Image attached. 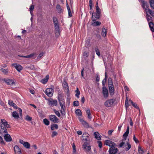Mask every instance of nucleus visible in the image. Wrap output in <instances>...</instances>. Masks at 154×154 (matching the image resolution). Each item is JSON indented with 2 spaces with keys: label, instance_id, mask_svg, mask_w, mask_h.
I'll list each match as a JSON object with an SVG mask.
<instances>
[{
  "label": "nucleus",
  "instance_id": "1",
  "mask_svg": "<svg viewBox=\"0 0 154 154\" xmlns=\"http://www.w3.org/2000/svg\"><path fill=\"white\" fill-rule=\"evenodd\" d=\"M96 12L95 13H92V19L93 21H94L96 20L99 19L100 17V10L99 8L98 5V3L97 2L95 5Z\"/></svg>",
  "mask_w": 154,
  "mask_h": 154
},
{
  "label": "nucleus",
  "instance_id": "2",
  "mask_svg": "<svg viewBox=\"0 0 154 154\" xmlns=\"http://www.w3.org/2000/svg\"><path fill=\"white\" fill-rule=\"evenodd\" d=\"M18 109L19 111V114L16 111H14L12 112V116L16 119H18L20 118V115L22 116V110L20 108H18Z\"/></svg>",
  "mask_w": 154,
  "mask_h": 154
},
{
  "label": "nucleus",
  "instance_id": "3",
  "mask_svg": "<svg viewBox=\"0 0 154 154\" xmlns=\"http://www.w3.org/2000/svg\"><path fill=\"white\" fill-rule=\"evenodd\" d=\"M2 81L4 82L8 85L13 86L15 85V83L14 80L12 79H4Z\"/></svg>",
  "mask_w": 154,
  "mask_h": 154
},
{
  "label": "nucleus",
  "instance_id": "4",
  "mask_svg": "<svg viewBox=\"0 0 154 154\" xmlns=\"http://www.w3.org/2000/svg\"><path fill=\"white\" fill-rule=\"evenodd\" d=\"M116 146H113L110 147L109 150V153L112 154H116L118 151V149L115 147Z\"/></svg>",
  "mask_w": 154,
  "mask_h": 154
},
{
  "label": "nucleus",
  "instance_id": "5",
  "mask_svg": "<svg viewBox=\"0 0 154 154\" xmlns=\"http://www.w3.org/2000/svg\"><path fill=\"white\" fill-rule=\"evenodd\" d=\"M114 101L112 99L106 100L104 103V105L106 107H110L112 106L114 103Z\"/></svg>",
  "mask_w": 154,
  "mask_h": 154
},
{
  "label": "nucleus",
  "instance_id": "6",
  "mask_svg": "<svg viewBox=\"0 0 154 154\" xmlns=\"http://www.w3.org/2000/svg\"><path fill=\"white\" fill-rule=\"evenodd\" d=\"M83 148L86 152H89L91 149V146L88 145L87 142H85L83 145Z\"/></svg>",
  "mask_w": 154,
  "mask_h": 154
},
{
  "label": "nucleus",
  "instance_id": "7",
  "mask_svg": "<svg viewBox=\"0 0 154 154\" xmlns=\"http://www.w3.org/2000/svg\"><path fill=\"white\" fill-rule=\"evenodd\" d=\"M11 66L14 67L19 72H20L23 69V67L21 65L17 64V63H14L11 64Z\"/></svg>",
  "mask_w": 154,
  "mask_h": 154
},
{
  "label": "nucleus",
  "instance_id": "8",
  "mask_svg": "<svg viewBox=\"0 0 154 154\" xmlns=\"http://www.w3.org/2000/svg\"><path fill=\"white\" fill-rule=\"evenodd\" d=\"M49 118L50 120L54 123H57L59 122V119L54 115H50Z\"/></svg>",
  "mask_w": 154,
  "mask_h": 154
},
{
  "label": "nucleus",
  "instance_id": "9",
  "mask_svg": "<svg viewBox=\"0 0 154 154\" xmlns=\"http://www.w3.org/2000/svg\"><path fill=\"white\" fill-rule=\"evenodd\" d=\"M53 90L51 88H48L46 89L45 93L49 97H51L53 94Z\"/></svg>",
  "mask_w": 154,
  "mask_h": 154
},
{
  "label": "nucleus",
  "instance_id": "10",
  "mask_svg": "<svg viewBox=\"0 0 154 154\" xmlns=\"http://www.w3.org/2000/svg\"><path fill=\"white\" fill-rule=\"evenodd\" d=\"M104 143L106 145L110 147L113 146H116V143L109 140H106Z\"/></svg>",
  "mask_w": 154,
  "mask_h": 154
},
{
  "label": "nucleus",
  "instance_id": "11",
  "mask_svg": "<svg viewBox=\"0 0 154 154\" xmlns=\"http://www.w3.org/2000/svg\"><path fill=\"white\" fill-rule=\"evenodd\" d=\"M63 86L65 91L67 94H69V87L66 82L65 81L63 82Z\"/></svg>",
  "mask_w": 154,
  "mask_h": 154
},
{
  "label": "nucleus",
  "instance_id": "12",
  "mask_svg": "<svg viewBox=\"0 0 154 154\" xmlns=\"http://www.w3.org/2000/svg\"><path fill=\"white\" fill-rule=\"evenodd\" d=\"M103 94L105 98H107L108 97V90L105 87H103Z\"/></svg>",
  "mask_w": 154,
  "mask_h": 154
},
{
  "label": "nucleus",
  "instance_id": "13",
  "mask_svg": "<svg viewBox=\"0 0 154 154\" xmlns=\"http://www.w3.org/2000/svg\"><path fill=\"white\" fill-rule=\"evenodd\" d=\"M83 140L85 141H90L89 135L87 133H85L83 134Z\"/></svg>",
  "mask_w": 154,
  "mask_h": 154
},
{
  "label": "nucleus",
  "instance_id": "14",
  "mask_svg": "<svg viewBox=\"0 0 154 154\" xmlns=\"http://www.w3.org/2000/svg\"><path fill=\"white\" fill-rule=\"evenodd\" d=\"M4 137L5 140L7 142H10L12 140L11 136L8 134H6L5 135Z\"/></svg>",
  "mask_w": 154,
  "mask_h": 154
},
{
  "label": "nucleus",
  "instance_id": "15",
  "mask_svg": "<svg viewBox=\"0 0 154 154\" xmlns=\"http://www.w3.org/2000/svg\"><path fill=\"white\" fill-rule=\"evenodd\" d=\"M14 149L15 154H21L20 149L17 145H15L14 147Z\"/></svg>",
  "mask_w": 154,
  "mask_h": 154
},
{
  "label": "nucleus",
  "instance_id": "16",
  "mask_svg": "<svg viewBox=\"0 0 154 154\" xmlns=\"http://www.w3.org/2000/svg\"><path fill=\"white\" fill-rule=\"evenodd\" d=\"M59 101L60 105L61 107V110H60L62 114H63L64 113V110L63 106H64L65 103L63 101L61 100H59Z\"/></svg>",
  "mask_w": 154,
  "mask_h": 154
},
{
  "label": "nucleus",
  "instance_id": "17",
  "mask_svg": "<svg viewBox=\"0 0 154 154\" xmlns=\"http://www.w3.org/2000/svg\"><path fill=\"white\" fill-rule=\"evenodd\" d=\"M49 104L53 106H56L57 105V101L56 100H49L48 102Z\"/></svg>",
  "mask_w": 154,
  "mask_h": 154
},
{
  "label": "nucleus",
  "instance_id": "18",
  "mask_svg": "<svg viewBox=\"0 0 154 154\" xmlns=\"http://www.w3.org/2000/svg\"><path fill=\"white\" fill-rule=\"evenodd\" d=\"M1 121L2 125H3L5 127L7 128H10V125H8V122L4 119H1Z\"/></svg>",
  "mask_w": 154,
  "mask_h": 154
},
{
  "label": "nucleus",
  "instance_id": "19",
  "mask_svg": "<svg viewBox=\"0 0 154 154\" xmlns=\"http://www.w3.org/2000/svg\"><path fill=\"white\" fill-rule=\"evenodd\" d=\"M80 122L81 123L82 125L86 128L89 127L88 124L85 121L82 119H79Z\"/></svg>",
  "mask_w": 154,
  "mask_h": 154
},
{
  "label": "nucleus",
  "instance_id": "20",
  "mask_svg": "<svg viewBox=\"0 0 154 154\" xmlns=\"http://www.w3.org/2000/svg\"><path fill=\"white\" fill-rule=\"evenodd\" d=\"M0 70L4 74L8 75V68L4 69L1 68Z\"/></svg>",
  "mask_w": 154,
  "mask_h": 154
},
{
  "label": "nucleus",
  "instance_id": "21",
  "mask_svg": "<svg viewBox=\"0 0 154 154\" xmlns=\"http://www.w3.org/2000/svg\"><path fill=\"white\" fill-rule=\"evenodd\" d=\"M1 129L0 130V132H3L4 133H7V130L6 128L7 127H5V126H3L2 125H1Z\"/></svg>",
  "mask_w": 154,
  "mask_h": 154
},
{
  "label": "nucleus",
  "instance_id": "22",
  "mask_svg": "<svg viewBox=\"0 0 154 154\" xmlns=\"http://www.w3.org/2000/svg\"><path fill=\"white\" fill-rule=\"evenodd\" d=\"M49 78V75H47L44 79L41 80V82L42 83L45 84L48 82Z\"/></svg>",
  "mask_w": 154,
  "mask_h": 154
},
{
  "label": "nucleus",
  "instance_id": "23",
  "mask_svg": "<svg viewBox=\"0 0 154 154\" xmlns=\"http://www.w3.org/2000/svg\"><path fill=\"white\" fill-rule=\"evenodd\" d=\"M8 103L11 106L13 107L14 108L16 109H17V108L16 105L11 100H9Z\"/></svg>",
  "mask_w": 154,
  "mask_h": 154
},
{
  "label": "nucleus",
  "instance_id": "24",
  "mask_svg": "<svg viewBox=\"0 0 154 154\" xmlns=\"http://www.w3.org/2000/svg\"><path fill=\"white\" fill-rule=\"evenodd\" d=\"M107 33V30H106L104 27H103L102 29V32H101V35H102L103 37H105Z\"/></svg>",
  "mask_w": 154,
  "mask_h": 154
},
{
  "label": "nucleus",
  "instance_id": "25",
  "mask_svg": "<svg viewBox=\"0 0 154 154\" xmlns=\"http://www.w3.org/2000/svg\"><path fill=\"white\" fill-rule=\"evenodd\" d=\"M94 135L95 138L98 140H100L101 139V137L100 134L97 132H95L94 133Z\"/></svg>",
  "mask_w": 154,
  "mask_h": 154
},
{
  "label": "nucleus",
  "instance_id": "26",
  "mask_svg": "<svg viewBox=\"0 0 154 154\" xmlns=\"http://www.w3.org/2000/svg\"><path fill=\"white\" fill-rule=\"evenodd\" d=\"M109 90L111 94L112 95L113 94L114 91V88L113 86H109Z\"/></svg>",
  "mask_w": 154,
  "mask_h": 154
},
{
  "label": "nucleus",
  "instance_id": "27",
  "mask_svg": "<svg viewBox=\"0 0 154 154\" xmlns=\"http://www.w3.org/2000/svg\"><path fill=\"white\" fill-rule=\"evenodd\" d=\"M56 8L57 11L58 13H60L62 12V10L60 5H57Z\"/></svg>",
  "mask_w": 154,
  "mask_h": 154
},
{
  "label": "nucleus",
  "instance_id": "28",
  "mask_svg": "<svg viewBox=\"0 0 154 154\" xmlns=\"http://www.w3.org/2000/svg\"><path fill=\"white\" fill-rule=\"evenodd\" d=\"M55 29L56 30V34L59 35V28L58 24L54 25Z\"/></svg>",
  "mask_w": 154,
  "mask_h": 154
},
{
  "label": "nucleus",
  "instance_id": "29",
  "mask_svg": "<svg viewBox=\"0 0 154 154\" xmlns=\"http://www.w3.org/2000/svg\"><path fill=\"white\" fill-rule=\"evenodd\" d=\"M36 55V54L35 53L31 54L29 55H27L28 58L32 59L35 58V56Z\"/></svg>",
  "mask_w": 154,
  "mask_h": 154
},
{
  "label": "nucleus",
  "instance_id": "30",
  "mask_svg": "<svg viewBox=\"0 0 154 154\" xmlns=\"http://www.w3.org/2000/svg\"><path fill=\"white\" fill-rule=\"evenodd\" d=\"M66 7L67 8L68 11V14L69 16V17H71L72 16V15L71 12V11L70 9V8L69 7L67 3H66Z\"/></svg>",
  "mask_w": 154,
  "mask_h": 154
},
{
  "label": "nucleus",
  "instance_id": "31",
  "mask_svg": "<svg viewBox=\"0 0 154 154\" xmlns=\"http://www.w3.org/2000/svg\"><path fill=\"white\" fill-rule=\"evenodd\" d=\"M66 7L67 8L68 11V14L69 16V17H71L72 16V15L71 12V11L70 9V8L69 7L67 3H66Z\"/></svg>",
  "mask_w": 154,
  "mask_h": 154
},
{
  "label": "nucleus",
  "instance_id": "32",
  "mask_svg": "<svg viewBox=\"0 0 154 154\" xmlns=\"http://www.w3.org/2000/svg\"><path fill=\"white\" fill-rule=\"evenodd\" d=\"M146 12L147 14L148 13L152 16L154 17V12L149 9H147Z\"/></svg>",
  "mask_w": 154,
  "mask_h": 154
},
{
  "label": "nucleus",
  "instance_id": "33",
  "mask_svg": "<svg viewBox=\"0 0 154 154\" xmlns=\"http://www.w3.org/2000/svg\"><path fill=\"white\" fill-rule=\"evenodd\" d=\"M58 126L57 125L54 124L51 126V129L52 130H54L55 129H57L58 128Z\"/></svg>",
  "mask_w": 154,
  "mask_h": 154
},
{
  "label": "nucleus",
  "instance_id": "34",
  "mask_svg": "<svg viewBox=\"0 0 154 154\" xmlns=\"http://www.w3.org/2000/svg\"><path fill=\"white\" fill-rule=\"evenodd\" d=\"M76 115L78 116H82V112L81 110L79 109H77L75 111Z\"/></svg>",
  "mask_w": 154,
  "mask_h": 154
},
{
  "label": "nucleus",
  "instance_id": "35",
  "mask_svg": "<svg viewBox=\"0 0 154 154\" xmlns=\"http://www.w3.org/2000/svg\"><path fill=\"white\" fill-rule=\"evenodd\" d=\"M149 25L152 31H154V24L152 22L150 23H149Z\"/></svg>",
  "mask_w": 154,
  "mask_h": 154
},
{
  "label": "nucleus",
  "instance_id": "36",
  "mask_svg": "<svg viewBox=\"0 0 154 154\" xmlns=\"http://www.w3.org/2000/svg\"><path fill=\"white\" fill-rule=\"evenodd\" d=\"M101 24V23L99 21L94 22L92 23L91 24L94 26H97L100 25Z\"/></svg>",
  "mask_w": 154,
  "mask_h": 154
},
{
  "label": "nucleus",
  "instance_id": "37",
  "mask_svg": "<svg viewBox=\"0 0 154 154\" xmlns=\"http://www.w3.org/2000/svg\"><path fill=\"white\" fill-rule=\"evenodd\" d=\"M143 8H144L145 9V11H146L147 9H149V8H148L146 2H143Z\"/></svg>",
  "mask_w": 154,
  "mask_h": 154
},
{
  "label": "nucleus",
  "instance_id": "38",
  "mask_svg": "<svg viewBox=\"0 0 154 154\" xmlns=\"http://www.w3.org/2000/svg\"><path fill=\"white\" fill-rule=\"evenodd\" d=\"M151 7L154 9V0H149Z\"/></svg>",
  "mask_w": 154,
  "mask_h": 154
},
{
  "label": "nucleus",
  "instance_id": "39",
  "mask_svg": "<svg viewBox=\"0 0 154 154\" xmlns=\"http://www.w3.org/2000/svg\"><path fill=\"white\" fill-rule=\"evenodd\" d=\"M43 122L45 125H49L50 122L49 120L46 119H43Z\"/></svg>",
  "mask_w": 154,
  "mask_h": 154
},
{
  "label": "nucleus",
  "instance_id": "40",
  "mask_svg": "<svg viewBox=\"0 0 154 154\" xmlns=\"http://www.w3.org/2000/svg\"><path fill=\"white\" fill-rule=\"evenodd\" d=\"M23 145L27 149L29 148L30 146L29 143L28 142H26Z\"/></svg>",
  "mask_w": 154,
  "mask_h": 154
},
{
  "label": "nucleus",
  "instance_id": "41",
  "mask_svg": "<svg viewBox=\"0 0 154 154\" xmlns=\"http://www.w3.org/2000/svg\"><path fill=\"white\" fill-rule=\"evenodd\" d=\"M86 113L88 115V118L89 119H91V116L90 110L89 109L87 110H86Z\"/></svg>",
  "mask_w": 154,
  "mask_h": 154
},
{
  "label": "nucleus",
  "instance_id": "42",
  "mask_svg": "<svg viewBox=\"0 0 154 154\" xmlns=\"http://www.w3.org/2000/svg\"><path fill=\"white\" fill-rule=\"evenodd\" d=\"M138 151L140 154H143V151L140 146H139L138 147Z\"/></svg>",
  "mask_w": 154,
  "mask_h": 154
},
{
  "label": "nucleus",
  "instance_id": "43",
  "mask_svg": "<svg viewBox=\"0 0 154 154\" xmlns=\"http://www.w3.org/2000/svg\"><path fill=\"white\" fill-rule=\"evenodd\" d=\"M126 146H127L128 147H126L125 150L126 151H128L131 148V146L128 142L126 143Z\"/></svg>",
  "mask_w": 154,
  "mask_h": 154
},
{
  "label": "nucleus",
  "instance_id": "44",
  "mask_svg": "<svg viewBox=\"0 0 154 154\" xmlns=\"http://www.w3.org/2000/svg\"><path fill=\"white\" fill-rule=\"evenodd\" d=\"M75 92L76 93V94L75 95V96L78 98H79V96L80 94V92L78 88H77L76 90L75 91Z\"/></svg>",
  "mask_w": 154,
  "mask_h": 154
},
{
  "label": "nucleus",
  "instance_id": "45",
  "mask_svg": "<svg viewBox=\"0 0 154 154\" xmlns=\"http://www.w3.org/2000/svg\"><path fill=\"white\" fill-rule=\"evenodd\" d=\"M126 143H125V142H123V140L119 144V147H122L123 146H126Z\"/></svg>",
  "mask_w": 154,
  "mask_h": 154
},
{
  "label": "nucleus",
  "instance_id": "46",
  "mask_svg": "<svg viewBox=\"0 0 154 154\" xmlns=\"http://www.w3.org/2000/svg\"><path fill=\"white\" fill-rule=\"evenodd\" d=\"M25 119L27 121H31L32 119V118L31 117L29 116L26 115L25 117Z\"/></svg>",
  "mask_w": 154,
  "mask_h": 154
},
{
  "label": "nucleus",
  "instance_id": "47",
  "mask_svg": "<svg viewBox=\"0 0 154 154\" xmlns=\"http://www.w3.org/2000/svg\"><path fill=\"white\" fill-rule=\"evenodd\" d=\"M108 86H113L112 84V79L110 78H109L108 79Z\"/></svg>",
  "mask_w": 154,
  "mask_h": 154
},
{
  "label": "nucleus",
  "instance_id": "48",
  "mask_svg": "<svg viewBox=\"0 0 154 154\" xmlns=\"http://www.w3.org/2000/svg\"><path fill=\"white\" fill-rule=\"evenodd\" d=\"M126 99L125 103V106L126 108L127 109V108L128 106L129 105H128V97H126Z\"/></svg>",
  "mask_w": 154,
  "mask_h": 154
},
{
  "label": "nucleus",
  "instance_id": "49",
  "mask_svg": "<svg viewBox=\"0 0 154 154\" xmlns=\"http://www.w3.org/2000/svg\"><path fill=\"white\" fill-rule=\"evenodd\" d=\"M53 20L54 25L58 24V22L57 20L56 17H54Z\"/></svg>",
  "mask_w": 154,
  "mask_h": 154
},
{
  "label": "nucleus",
  "instance_id": "50",
  "mask_svg": "<svg viewBox=\"0 0 154 154\" xmlns=\"http://www.w3.org/2000/svg\"><path fill=\"white\" fill-rule=\"evenodd\" d=\"M72 147L73 150V153H75L76 152V149L74 143H73V144H72Z\"/></svg>",
  "mask_w": 154,
  "mask_h": 154
},
{
  "label": "nucleus",
  "instance_id": "51",
  "mask_svg": "<svg viewBox=\"0 0 154 154\" xmlns=\"http://www.w3.org/2000/svg\"><path fill=\"white\" fill-rule=\"evenodd\" d=\"M89 55V53L88 52L85 51L83 54V56L85 58L87 57Z\"/></svg>",
  "mask_w": 154,
  "mask_h": 154
},
{
  "label": "nucleus",
  "instance_id": "52",
  "mask_svg": "<svg viewBox=\"0 0 154 154\" xmlns=\"http://www.w3.org/2000/svg\"><path fill=\"white\" fill-rule=\"evenodd\" d=\"M95 52L96 54L98 56H100V53L99 50L97 48H95Z\"/></svg>",
  "mask_w": 154,
  "mask_h": 154
},
{
  "label": "nucleus",
  "instance_id": "53",
  "mask_svg": "<svg viewBox=\"0 0 154 154\" xmlns=\"http://www.w3.org/2000/svg\"><path fill=\"white\" fill-rule=\"evenodd\" d=\"M54 111L55 113V114L58 116V117H60V115L59 112L58 111H57L55 109L54 110Z\"/></svg>",
  "mask_w": 154,
  "mask_h": 154
},
{
  "label": "nucleus",
  "instance_id": "54",
  "mask_svg": "<svg viewBox=\"0 0 154 154\" xmlns=\"http://www.w3.org/2000/svg\"><path fill=\"white\" fill-rule=\"evenodd\" d=\"M34 8V6L33 5H32L30 6V8H29V10L30 11V13L31 14H32V11L33 10Z\"/></svg>",
  "mask_w": 154,
  "mask_h": 154
},
{
  "label": "nucleus",
  "instance_id": "55",
  "mask_svg": "<svg viewBox=\"0 0 154 154\" xmlns=\"http://www.w3.org/2000/svg\"><path fill=\"white\" fill-rule=\"evenodd\" d=\"M57 132H56L55 131H53L52 132L51 137H54L55 136H56L57 135Z\"/></svg>",
  "mask_w": 154,
  "mask_h": 154
},
{
  "label": "nucleus",
  "instance_id": "56",
  "mask_svg": "<svg viewBox=\"0 0 154 154\" xmlns=\"http://www.w3.org/2000/svg\"><path fill=\"white\" fill-rule=\"evenodd\" d=\"M79 102L78 101H75L74 102V105L75 106H77L79 105Z\"/></svg>",
  "mask_w": 154,
  "mask_h": 154
},
{
  "label": "nucleus",
  "instance_id": "57",
  "mask_svg": "<svg viewBox=\"0 0 154 154\" xmlns=\"http://www.w3.org/2000/svg\"><path fill=\"white\" fill-rule=\"evenodd\" d=\"M129 133V131H126V132L123 134V137L125 138L126 137H127Z\"/></svg>",
  "mask_w": 154,
  "mask_h": 154
},
{
  "label": "nucleus",
  "instance_id": "58",
  "mask_svg": "<svg viewBox=\"0 0 154 154\" xmlns=\"http://www.w3.org/2000/svg\"><path fill=\"white\" fill-rule=\"evenodd\" d=\"M133 140L136 143H138L139 142V141L136 138L135 135L133 137Z\"/></svg>",
  "mask_w": 154,
  "mask_h": 154
},
{
  "label": "nucleus",
  "instance_id": "59",
  "mask_svg": "<svg viewBox=\"0 0 154 154\" xmlns=\"http://www.w3.org/2000/svg\"><path fill=\"white\" fill-rule=\"evenodd\" d=\"M0 143L2 144L4 143V142L3 140L2 137L0 136Z\"/></svg>",
  "mask_w": 154,
  "mask_h": 154
},
{
  "label": "nucleus",
  "instance_id": "60",
  "mask_svg": "<svg viewBox=\"0 0 154 154\" xmlns=\"http://www.w3.org/2000/svg\"><path fill=\"white\" fill-rule=\"evenodd\" d=\"M130 125L131 126H132L133 125V122H132V119L131 118H130Z\"/></svg>",
  "mask_w": 154,
  "mask_h": 154
},
{
  "label": "nucleus",
  "instance_id": "61",
  "mask_svg": "<svg viewBox=\"0 0 154 154\" xmlns=\"http://www.w3.org/2000/svg\"><path fill=\"white\" fill-rule=\"evenodd\" d=\"M97 81L99 82L100 80L99 76L98 75H97L96 77Z\"/></svg>",
  "mask_w": 154,
  "mask_h": 154
},
{
  "label": "nucleus",
  "instance_id": "62",
  "mask_svg": "<svg viewBox=\"0 0 154 154\" xmlns=\"http://www.w3.org/2000/svg\"><path fill=\"white\" fill-rule=\"evenodd\" d=\"M98 146L100 148L102 147V144L100 141H98Z\"/></svg>",
  "mask_w": 154,
  "mask_h": 154
},
{
  "label": "nucleus",
  "instance_id": "63",
  "mask_svg": "<svg viewBox=\"0 0 154 154\" xmlns=\"http://www.w3.org/2000/svg\"><path fill=\"white\" fill-rule=\"evenodd\" d=\"M113 130H109L108 132V134L109 135H111L112 133L113 132Z\"/></svg>",
  "mask_w": 154,
  "mask_h": 154
},
{
  "label": "nucleus",
  "instance_id": "64",
  "mask_svg": "<svg viewBox=\"0 0 154 154\" xmlns=\"http://www.w3.org/2000/svg\"><path fill=\"white\" fill-rule=\"evenodd\" d=\"M20 143L23 145H24L26 142L24 141L23 140H19Z\"/></svg>",
  "mask_w": 154,
  "mask_h": 154
}]
</instances>
